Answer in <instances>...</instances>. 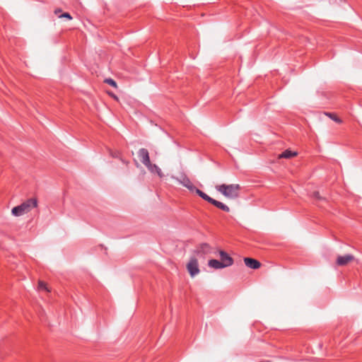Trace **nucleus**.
<instances>
[{"label": "nucleus", "instance_id": "nucleus-1", "mask_svg": "<svg viewBox=\"0 0 362 362\" xmlns=\"http://www.w3.org/2000/svg\"><path fill=\"white\" fill-rule=\"evenodd\" d=\"M216 189L222 194L225 197L230 199H235L239 197L241 187L238 184L216 185Z\"/></svg>", "mask_w": 362, "mask_h": 362}, {"label": "nucleus", "instance_id": "nucleus-18", "mask_svg": "<svg viewBox=\"0 0 362 362\" xmlns=\"http://www.w3.org/2000/svg\"><path fill=\"white\" fill-rule=\"evenodd\" d=\"M345 0H330V3L332 4L341 5Z\"/></svg>", "mask_w": 362, "mask_h": 362}, {"label": "nucleus", "instance_id": "nucleus-3", "mask_svg": "<svg viewBox=\"0 0 362 362\" xmlns=\"http://www.w3.org/2000/svg\"><path fill=\"white\" fill-rule=\"evenodd\" d=\"M200 197H202L204 200L208 202L209 203L211 204L212 205L215 206L219 209H221L223 211L229 212L230 209L228 206H226L225 204L217 201L211 197H210L209 195H207L206 193L202 192V190L195 188L194 191Z\"/></svg>", "mask_w": 362, "mask_h": 362}, {"label": "nucleus", "instance_id": "nucleus-17", "mask_svg": "<svg viewBox=\"0 0 362 362\" xmlns=\"http://www.w3.org/2000/svg\"><path fill=\"white\" fill-rule=\"evenodd\" d=\"M329 117L332 119H333L336 122H337V123H341V120L339 117H337L336 115H332V114H329Z\"/></svg>", "mask_w": 362, "mask_h": 362}, {"label": "nucleus", "instance_id": "nucleus-5", "mask_svg": "<svg viewBox=\"0 0 362 362\" xmlns=\"http://www.w3.org/2000/svg\"><path fill=\"white\" fill-rule=\"evenodd\" d=\"M211 252H212V247L208 243H202L194 250V253L200 257L210 254Z\"/></svg>", "mask_w": 362, "mask_h": 362}, {"label": "nucleus", "instance_id": "nucleus-11", "mask_svg": "<svg viewBox=\"0 0 362 362\" xmlns=\"http://www.w3.org/2000/svg\"><path fill=\"white\" fill-rule=\"evenodd\" d=\"M145 166L148 168V170L151 173H156L160 177H162L163 176V174L161 170L156 164H153L151 162L148 165H146Z\"/></svg>", "mask_w": 362, "mask_h": 362}, {"label": "nucleus", "instance_id": "nucleus-22", "mask_svg": "<svg viewBox=\"0 0 362 362\" xmlns=\"http://www.w3.org/2000/svg\"><path fill=\"white\" fill-rule=\"evenodd\" d=\"M112 156H113V157H117V154H112Z\"/></svg>", "mask_w": 362, "mask_h": 362}, {"label": "nucleus", "instance_id": "nucleus-19", "mask_svg": "<svg viewBox=\"0 0 362 362\" xmlns=\"http://www.w3.org/2000/svg\"><path fill=\"white\" fill-rule=\"evenodd\" d=\"M313 197H315V199H321V197L320 195V193L318 192H313Z\"/></svg>", "mask_w": 362, "mask_h": 362}, {"label": "nucleus", "instance_id": "nucleus-10", "mask_svg": "<svg viewBox=\"0 0 362 362\" xmlns=\"http://www.w3.org/2000/svg\"><path fill=\"white\" fill-rule=\"evenodd\" d=\"M244 262L247 267L253 269H259L261 267V263L258 260L250 257H245Z\"/></svg>", "mask_w": 362, "mask_h": 362}, {"label": "nucleus", "instance_id": "nucleus-7", "mask_svg": "<svg viewBox=\"0 0 362 362\" xmlns=\"http://www.w3.org/2000/svg\"><path fill=\"white\" fill-rule=\"evenodd\" d=\"M178 181L190 192L194 191L196 187L193 185V183L186 175H182L178 179Z\"/></svg>", "mask_w": 362, "mask_h": 362}, {"label": "nucleus", "instance_id": "nucleus-9", "mask_svg": "<svg viewBox=\"0 0 362 362\" xmlns=\"http://www.w3.org/2000/svg\"><path fill=\"white\" fill-rule=\"evenodd\" d=\"M139 157L141 162L144 165H148L151 163L149 153L146 148H141L138 152Z\"/></svg>", "mask_w": 362, "mask_h": 362}, {"label": "nucleus", "instance_id": "nucleus-21", "mask_svg": "<svg viewBox=\"0 0 362 362\" xmlns=\"http://www.w3.org/2000/svg\"><path fill=\"white\" fill-rule=\"evenodd\" d=\"M121 160H122V162L123 163H124L125 165H128V164H129V161L124 160H123V159H121Z\"/></svg>", "mask_w": 362, "mask_h": 362}, {"label": "nucleus", "instance_id": "nucleus-13", "mask_svg": "<svg viewBox=\"0 0 362 362\" xmlns=\"http://www.w3.org/2000/svg\"><path fill=\"white\" fill-rule=\"evenodd\" d=\"M293 156H294V152L290 150H286L278 156V158H290Z\"/></svg>", "mask_w": 362, "mask_h": 362}, {"label": "nucleus", "instance_id": "nucleus-6", "mask_svg": "<svg viewBox=\"0 0 362 362\" xmlns=\"http://www.w3.org/2000/svg\"><path fill=\"white\" fill-rule=\"evenodd\" d=\"M221 262L224 265V267H228L233 264V259L225 251H218Z\"/></svg>", "mask_w": 362, "mask_h": 362}, {"label": "nucleus", "instance_id": "nucleus-4", "mask_svg": "<svg viewBox=\"0 0 362 362\" xmlns=\"http://www.w3.org/2000/svg\"><path fill=\"white\" fill-rule=\"evenodd\" d=\"M187 269L192 277L195 276L200 272L198 260L195 256L190 257L187 264Z\"/></svg>", "mask_w": 362, "mask_h": 362}, {"label": "nucleus", "instance_id": "nucleus-20", "mask_svg": "<svg viewBox=\"0 0 362 362\" xmlns=\"http://www.w3.org/2000/svg\"><path fill=\"white\" fill-rule=\"evenodd\" d=\"M62 9H61V8H57V9H55V10H54V13H55L56 15H58V16H59V15H60L59 13H62Z\"/></svg>", "mask_w": 362, "mask_h": 362}, {"label": "nucleus", "instance_id": "nucleus-16", "mask_svg": "<svg viewBox=\"0 0 362 362\" xmlns=\"http://www.w3.org/2000/svg\"><path fill=\"white\" fill-rule=\"evenodd\" d=\"M59 18H66L68 20H71L72 19L71 16L69 13H62L61 15H59Z\"/></svg>", "mask_w": 362, "mask_h": 362}, {"label": "nucleus", "instance_id": "nucleus-12", "mask_svg": "<svg viewBox=\"0 0 362 362\" xmlns=\"http://www.w3.org/2000/svg\"><path fill=\"white\" fill-rule=\"evenodd\" d=\"M209 267L215 269H220L225 268L224 265L219 261L215 259H210L208 262Z\"/></svg>", "mask_w": 362, "mask_h": 362}, {"label": "nucleus", "instance_id": "nucleus-2", "mask_svg": "<svg viewBox=\"0 0 362 362\" xmlns=\"http://www.w3.org/2000/svg\"><path fill=\"white\" fill-rule=\"evenodd\" d=\"M37 206V201L35 198L27 199L21 204L16 206L12 209V214L15 216H20L24 214L28 213L32 209Z\"/></svg>", "mask_w": 362, "mask_h": 362}, {"label": "nucleus", "instance_id": "nucleus-8", "mask_svg": "<svg viewBox=\"0 0 362 362\" xmlns=\"http://www.w3.org/2000/svg\"><path fill=\"white\" fill-rule=\"evenodd\" d=\"M354 257L352 255H345L339 256L337 259V264L339 266H345L354 260Z\"/></svg>", "mask_w": 362, "mask_h": 362}, {"label": "nucleus", "instance_id": "nucleus-15", "mask_svg": "<svg viewBox=\"0 0 362 362\" xmlns=\"http://www.w3.org/2000/svg\"><path fill=\"white\" fill-rule=\"evenodd\" d=\"M105 82L106 83L113 86V87H115V88L117 87V83L113 79H112L110 78H106L105 80Z\"/></svg>", "mask_w": 362, "mask_h": 362}, {"label": "nucleus", "instance_id": "nucleus-14", "mask_svg": "<svg viewBox=\"0 0 362 362\" xmlns=\"http://www.w3.org/2000/svg\"><path fill=\"white\" fill-rule=\"evenodd\" d=\"M38 288L40 290H45L47 291H49V290L47 288L46 284L42 281H40L38 283Z\"/></svg>", "mask_w": 362, "mask_h": 362}]
</instances>
